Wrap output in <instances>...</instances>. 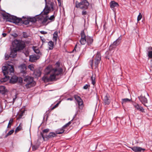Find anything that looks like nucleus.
Listing matches in <instances>:
<instances>
[{
  "label": "nucleus",
  "mask_w": 152,
  "mask_h": 152,
  "mask_svg": "<svg viewBox=\"0 0 152 152\" xmlns=\"http://www.w3.org/2000/svg\"><path fill=\"white\" fill-rule=\"evenodd\" d=\"M48 20H49L51 21H53L55 19V17L54 15L51 16L50 18L48 17Z\"/></svg>",
  "instance_id": "nucleus-43"
},
{
  "label": "nucleus",
  "mask_w": 152,
  "mask_h": 152,
  "mask_svg": "<svg viewBox=\"0 0 152 152\" xmlns=\"http://www.w3.org/2000/svg\"><path fill=\"white\" fill-rule=\"evenodd\" d=\"M34 74L37 77H40L41 75V72L39 70H36L34 71Z\"/></svg>",
  "instance_id": "nucleus-31"
},
{
  "label": "nucleus",
  "mask_w": 152,
  "mask_h": 152,
  "mask_svg": "<svg viewBox=\"0 0 152 152\" xmlns=\"http://www.w3.org/2000/svg\"><path fill=\"white\" fill-rule=\"evenodd\" d=\"M122 103H124L127 102H130L131 100V99H130L128 98H125L122 99Z\"/></svg>",
  "instance_id": "nucleus-36"
},
{
  "label": "nucleus",
  "mask_w": 152,
  "mask_h": 152,
  "mask_svg": "<svg viewBox=\"0 0 152 152\" xmlns=\"http://www.w3.org/2000/svg\"><path fill=\"white\" fill-rule=\"evenodd\" d=\"M106 58L108 59H109V58L108 57V56H106Z\"/></svg>",
  "instance_id": "nucleus-55"
},
{
  "label": "nucleus",
  "mask_w": 152,
  "mask_h": 152,
  "mask_svg": "<svg viewBox=\"0 0 152 152\" xmlns=\"http://www.w3.org/2000/svg\"><path fill=\"white\" fill-rule=\"evenodd\" d=\"M40 33L42 34H46L47 33V32L45 31H40Z\"/></svg>",
  "instance_id": "nucleus-51"
},
{
  "label": "nucleus",
  "mask_w": 152,
  "mask_h": 152,
  "mask_svg": "<svg viewBox=\"0 0 152 152\" xmlns=\"http://www.w3.org/2000/svg\"><path fill=\"white\" fill-rule=\"evenodd\" d=\"M120 42V39H117L115 41L113 45H114V49L116 48V47L119 45Z\"/></svg>",
  "instance_id": "nucleus-23"
},
{
  "label": "nucleus",
  "mask_w": 152,
  "mask_h": 152,
  "mask_svg": "<svg viewBox=\"0 0 152 152\" xmlns=\"http://www.w3.org/2000/svg\"><path fill=\"white\" fill-rule=\"evenodd\" d=\"M54 39V40H55V41L56 42V41H57V39H56H56Z\"/></svg>",
  "instance_id": "nucleus-56"
},
{
  "label": "nucleus",
  "mask_w": 152,
  "mask_h": 152,
  "mask_svg": "<svg viewBox=\"0 0 152 152\" xmlns=\"http://www.w3.org/2000/svg\"><path fill=\"white\" fill-rule=\"evenodd\" d=\"M147 94L148 95V93H147Z\"/></svg>",
  "instance_id": "nucleus-61"
},
{
  "label": "nucleus",
  "mask_w": 152,
  "mask_h": 152,
  "mask_svg": "<svg viewBox=\"0 0 152 152\" xmlns=\"http://www.w3.org/2000/svg\"><path fill=\"white\" fill-rule=\"evenodd\" d=\"M56 134V133H55L53 132H50L48 135H44V134H42V137L44 140H45V138L48 140L56 137L57 136Z\"/></svg>",
  "instance_id": "nucleus-11"
},
{
  "label": "nucleus",
  "mask_w": 152,
  "mask_h": 152,
  "mask_svg": "<svg viewBox=\"0 0 152 152\" xmlns=\"http://www.w3.org/2000/svg\"><path fill=\"white\" fill-rule=\"evenodd\" d=\"M90 87L89 85L86 84L83 87V89H87L88 87Z\"/></svg>",
  "instance_id": "nucleus-47"
},
{
  "label": "nucleus",
  "mask_w": 152,
  "mask_h": 152,
  "mask_svg": "<svg viewBox=\"0 0 152 152\" xmlns=\"http://www.w3.org/2000/svg\"><path fill=\"white\" fill-rule=\"evenodd\" d=\"M28 67V68L31 71H33L34 70V68L33 66V65L32 64L29 65Z\"/></svg>",
  "instance_id": "nucleus-39"
},
{
  "label": "nucleus",
  "mask_w": 152,
  "mask_h": 152,
  "mask_svg": "<svg viewBox=\"0 0 152 152\" xmlns=\"http://www.w3.org/2000/svg\"><path fill=\"white\" fill-rule=\"evenodd\" d=\"M32 149L34 150H35L37 149V148L35 146H33L32 147Z\"/></svg>",
  "instance_id": "nucleus-52"
},
{
  "label": "nucleus",
  "mask_w": 152,
  "mask_h": 152,
  "mask_svg": "<svg viewBox=\"0 0 152 152\" xmlns=\"http://www.w3.org/2000/svg\"><path fill=\"white\" fill-rule=\"evenodd\" d=\"M77 45L76 44V45H75V47L74 49L72 51V52H74L75 51H77L76 49H77ZM79 50H80V49L79 48H78L77 49V51H78Z\"/></svg>",
  "instance_id": "nucleus-45"
},
{
  "label": "nucleus",
  "mask_w": 152,
  "mask_h": 152,
  "mask_svg": "<svg viewBox=\"0 0 152 152\" xmlns=\"http://www.w3.org/2000/svg\"><path fill=\"white\" fill-rule=\"evenodd\" d=\"M25 110H20V112L18 115V118L19 119L21 118L22 116L24 114Z\"/></svg>",
  "instance_id": "nucleus-29"
},
{
  "label": "nucleus",
  "mask_w": 152,
  "mask_h": 152,
  "mask_svg": "<svg viewBox=\"0 0 152 152\" xmlns=\"http://www.w3.org/2000/svg\"><path fill=\"white\" fill-rule=\"evenodd\" d=\"M80 41L82 45H84L86 42L89 44L93 42V39H80Z\"/></svg>",
  "instance_id": "nucleus-13"
},
{
  "label": "nucleus",
  "mask_w": 152,
  "mask_h": 152,
  "mask_svg": "<svg viewBox=\"0 0 152 152\" xmlns=\"http://www.w3.org/2000/svg\"><path fill=\"white\" fill-rule=\"evenodd\" d=\"M108 53V52H106V53Z\"/></svg>",
  "instance_id": "nucleus-62"
},
{
  "label": "nucleus",
  "mask_w": 152,
  "mask_h": 152,
  "mask_svg": "<svg viewBox=\"0 0 152 152\" xmlns=\"http://www.w3.org/2000/svg\"><path fill=\"white\" fill-rule=\"evenodd\" d=\"M87 12L85 10H83L82 11V14L83 15H85L87 14Z\"/></svg>",
  "instance_id": "nucleus-49"
},
{
  "label": "nucleus",
  "mask_w": 152,
  "mask_h": 152,
  "mask_svg": "<svg viewBox=\"0 0 152 152\" xmlns=\"http://www.w3.org/2000/svg\"><path fill=\"white\" fill-rule=\"evenodd\" d=\"M48 45L49 46V49L50 50H52L53 49L54 46V42H53L51 41H50L48 42Z\"/></svg>",
  "instance_id": "nucleus-24"
},
{
  "label": "nucleus",
  "mask_w": 152,
  "mask_h": 152,
  "mask_svg": "<svg viewBox=\"0 0 152 152\" xmlns=\"http://www.w3.org/2000/svg\"><path fill=\"white\" fill-rule=\"evenodd\" d=\"M23 124L20 123L18 126L15 129V132H17L18 131L22 130Z\"/></svg>",
  "instance_id": "nucleus-28"
},
{
  "label": "nucleus",
  "mask_w": 152,
  "mask_h": 152,
  "mask_svg": "<svg viewBox=\"0 0 152 152\" xmlns=\"http://www.w3.org/2000/svg\"><path fill=\"white\" fill-rule=\"evenodd\" d=\"M23 36L24 38H27L29 37L28 35L26 32H23Z\"/></svg>",
  "instance_id": "nucleus-44"
},
{
  "label": "nucleus",
  "mask_w": 152,
  "mask_h": 152,
  "mask_svg": "<svg viewBox=\"0 0 152 152\" xmlns=\"http://www.w3.org/2000/svg\"><path fill=\"white\" fill-rule=\"evenodd\" d=\"M46 5L45 9H44L43 11L39 15H36V16L40 15L39 17H41V15H47L49 13V11L50 10V7H48V6L47 5V3L46 2Z\"/></svg>",
  "instance_id": "nucleus-12"
},
{
  "label": "nucleus",
  "mask_w": 152,
  "mask_h": 152,
  "mask_svg": "<svg viewBox=\"0 0 152 152\" xmlns=\"http://www.w3.org/2000/svg\"><path fill=\"white\" fill-rule=\"evenodd\" d=\"M58 32L57 31H55L53 34V38H57L58 37Z\"/></svg>",
  "instance_id": "nucleus-42"
},
{
  "label": "nucleus",
  "mask_w": 152,
  "mask_h": 152,
  "mask_svg": "<svg viewBox=\"0 0 152 152\" xmlns=\"http://www.w3.org/2000/svg\"><path fill=\"white\" fill-rule=\"evenodd\" d=\"M146 50L148 52V58H152V47L150 46L148 47Z\"/></svg>",
  "instance_id": "nucleus-20"
},
{
  "label": "nucleus",
  "mask_w": 152,
  "mask_h": 152,
  "mask_svg": "<svg viewBox=\"0 0 152 152\" xmlns=\"http://www.w3.org/2000/svg\"><path fill=\"white\" fill-rule=\"evenodd\" d=\"M32 48L34 51V52L37 54H41V53H40L39 50L35 46H33L32 47Z\"/></svg>",
  "instance_id": "nucleus-32"
},
{
  "label": "nucleus",
  "mask_w": 152,
  "mask_h": 152,
  "mask_svg": "<svg viewBox=\"0 0 152 152\" xmlns=\"http://www.w3.org/2000/svg\"><path fill=\"white\" fill-rule=\"evenodd\" d=\"M40 56L38 55H31L29 57V61L34 62L39 59Z\"/></svg>",
  "instance_id": "nucleus-18"
},
{
  "label": "nucleus",
  "mask_w": 152,
  "mask_h": 152,
  "mask_svg": "<svg viewBox=\"0 0 152 152\" xmlns=\"http://www.w3.org/2000/svg\"><path fill=\"white\" fill-rule=\"evenodd\" d=\"M101 60V55L100 52H98L95 58L94 66L96 68L98 67Z\"/></svg>",
  "instance_id": "nucleus-10"
},
{
  "label": "nucleus",
  "mask_w": 152,
  "mask_h": 152,
  "mask_svg": "<svg viewBox=\"0 0 152 152\" xmlns=\"http://www.w3.org/2000/svg\"><path fill=\"white\" fill-rule=\"evenodd\" d=\"M7 91V90L4 86H0V93L4 94Z\"/></svg>",
  "instance_id": "nucleus-21"
},
{
  "label": "nucleus",
  "mask_w": 152,
  "mask_h": 152,
  "mask_svg": "<svg viewBox=\"0 0 152 152\" xmlns=\"http://www.w3.org/2000/svg\"><path fill=\"white\" fill-rule=\"evenodd\" d=\"M138 98L140 101L145 106L147 107L145 104L148 103V100L145 96H143L142 95H141L140 96H138Z\"/></svg>",
  "instance_id": "nucleus-16"
},
{
  "label": "nucleus",
  "mask_w": 152,
  "mask_h": 152,
  "mask_svg": "<svg viewBox=\"0 0 152 152\" xmlns=\"http://www.w3.org/2000/svg\"><path fill=\"white\" fill-rule=\"evenodd\" d=\"M39 20H41L43 19V20L42 21V23H45L47 21V20H48V16H46L44 18H42V17H39Z\"/></svg>",
  "instance_id": "nucleus-30"
},
{
  "label": "nucleus",
  "mask_w": 152,
  "mask_h": 152,
  "mask_svg": "<svg viewBox=\"0 0 152 152\" xmlns=\"http://www.w3.org/2000/svg\"><path fill=\"white\" fill-rule=\"evenodd\" d=\"M50 131V129H44L42 131V132L41 133V136H42V135L44 134V135H45V134L48 133Z\"/></svg>",
  "instance_id": "nucleus-34"
},
{
  "label": "nucleus",
  "mask_w": 152,
  "mask_h": 152,
  "mask_svg": "<svg viewBox=\"0 0 152 152\" xmlns=\"http://www.w3.org/2000/svg\"><path fill=\"white\" fill-rule=\"evenodd\" d=\"M96 75H95L92 74V76L91 77V80L92 83L93 85H94L96 83L95 82Z\"/></svg>",
  "instance_id": "nucleus-27"
},
{
  "label": "nucleus",
  "mask_w": 152,
  "mask_h": 152,
  "mask_svg": "<svg viewBox=\"0 0 152 152\" xmlns=\"http://www.w3.org/2000/svg\"><path fill=\"white\" fill-rule=\"evenodd\" d=\"M68 99H70V100H72V98H68Z\"/></svg>",
  "instance_id": "nucleus-57"
},
{
  "label": "nucleus",
  "mask_w": 152,
  "mask_h": 152,
  "mask_svg": "<svg viewBox=\"0 0 152 152\" xmlns=\"http://www.w3.org/2000/svg\"><path fill=\"white\" fill-rule=\"evenodd\" d=\"M13 121V119L12 118H11L10 120L8 123V125L7 126V128H10L11 124L12 123Z\"/></svg>",
  "instance_id": "nucleus-38"
},
{
  "label": "nucleus",
  "mask_w": 152,
  "mask_h": 152,
  "mask_svg": "<svg viewBox=\"0 0 152 152\" xmlns=\"http://www.w3.org/2000/svg\"><path fill=\"white\" fill-rule=\"evenodd\" d=\"M2 16L3 17V19H6L7 21H10L14 23L16 19V16L11 15L9 14L6 13H1Z\"/></svg>",
  "instance_id": "nucleus-7"
},
{
  "label": "nucleus",
  "mask_w": 152,
  "mask_h": 152,
  "mask_svg": "<svg viewBox=\"0 0 152 152\" xmlns=\"http://www.w3.org/2000/svg\"><path fill=\"white\" fill-rule=\"evenodd\" d=\"M29 22H31L33 23H34L36 22L37 20L35 17H30L28 18Z\"/></svg>",
  "instance_id": "nucleus-33"
},
{
  "label": "nucleus",
  "mask_w": 152,
  "mask_h": 152,
  "mask_svg": "<svg viewBox=\"0 0 152 152\" xmlns=\"http://www.w3.org/2000/svg\"><path fill=\"white\" fill-rule=\"evenodd\" d=\"M64 131V129L62 128H61L59 129L56 130L55 133L56 134H60L63 133Z\"/></svg>",
  "instance_id": "nucleus-25"
},
{
  "label": "nucleus",
  "mask_w": 152,
  "mask_h": 152,
  "mask_svg": "<svg viewBox=\"0 0 152 152\" xmlns=\"http://www.w3.org/2000/svg\"><path fill=\"white\" fill-rule=\"evenodd\" d=\"M90 64L92 67H93V60H90Z\"/></svg>",
  "instance_id": "nucleus-50"
},
{
  "label": "nucleus",
  "mask_w": 152,
  "mask_h": 152,
  "mask_svg": "<svg viewBox=\"0 0 152 152\" xmlns=\"http://www.w3.org/2000/svg\"><path fill=\"white\" fill-rule=\"evenodd\" d=\"M74 98L77 101L80 109L82 110L83 107V100L81 98L77 95H74Z\"/></svg>",
  "instance_id": "nucleus-9"
},
{
  "label": "nucleus",
  "mask_w": 152,
  "mask_h": 152,
  "mask_svg": "<svg viewBox=\"0 0 152 152\" xmlns=\"http://www.w3.org/2000/svg\"><path fill=\"white\" fill-rule=\"evenodd\" d=\"M109 96L107 94H106L105 96H104L103 101L105 104L108 105L110 103V101L109 99Z\"/></svg>",
  "instance_id": "nucleus-19"
},
{
  "label": "nucleus",
  "mask_w": 152,
  "mask_h": 152,
  "mask_svg": "<svg viewBox=\"0 0 152 152\" xmlns=\"http://www.w3.org/2000/svg\"><path fill=\"white\" fill-rule=\"evenodd\" d=\"M14 132V130L12 129L10 130V132H9L6 135V137H7L8 136H9L11 134H12Z\"/></svg>",
  "instance_id": "nucleus-41"
},
{
  "label": "nucleus",
  "mask_w": 152,
  "mask_h": 152,
  "mask_svg": "<svg viewBox=\"0 0 152 152\" xmlns=\"http://www.w3.org/2000/svg\"><path fill=\"white\" fill-rule=\"evenodd\" d=\"M76 114H75L74 116L73 117V119L71 121H69L68 123L67 124L65 125L62 128L64 129H65L66 127H67L68 126H69L72 123V121H73V120L75 118L76 116Z\"/></svg>",
  "instance_id": "nucleus-26"
},
{
  "label": "nucleus",
  "mask_w": 152,
  "mask_h": 152,
  "mask_svg": "<svg viewBox=\"0 0 152 152\" xmlns=\"http://www.w3.org/2000/svg\"><path fill=\"white\" fill-rule=\"evenodd\" d=\"M2 69L4 77L1 79L0 81L1 82L4 83L9 80L11 76H12L11 73H13L14 72V66L13 65L8 64L3 66Z\"/></svg>",
  "instance_id": "nucleus-3"
},
{
  "label": "nucleus",
  "mask_w": 152,
  "mask_h": 152,
  "mask_svg": "<svg viewBox=\"0 0 152 152\" xmlns=\"http://www.w3.org/2000/svg\"><path fill=\"white\" fill-rule=\"evenodd\" d=\"M110 7L111 8H114L115 7H118V4L114 1H111L110 3Z\"/></svg>",
  "instance_id": "nucleus-22"
},
{
  "label": "nucleus",
  "mask_w": 152,
  "mask_h": 152,
  "mask_svg": "<svg viewBox=\"0 0 152 152\" xmlns=\"http://www.w3.org/2000/svg\"><path fill=\"white\" fill-rule=\"evenodd\" d=\"M16 98H13V102H14L15 100V99H16Z\"/></svg>",
  "instance_id": "nucleus-54"
},
{
  "label": "nucleus",
  "mask_w": 152,
  "mask_h": 152,
  "mask_svg": "<svg viewBox=\"0 0 152 152\" xmlns=\"http://www.w3.org/2000/svg\"><path fill=\"white\" fill-rule=\"evenodd\" d=\"M142 15L141 13L140 12L139 15L137 18V20L138 21H140L142 18Z\"/></svg>",
  "instance_id": "nucleus-40"
},
{
  "label": "nucleus",
  "mask_w": 152,
  "mask_h": 152,
  "mask_svg": "<svg viewBox=\"0 0 152 152\" xmlns=\"http://www.w3.org/2000/svg\"><path fill=\"white\" fill-rule=\"evenodd\" d=\"M131 148L135 152H140L142 151H144L145 150V149L138 146H134Z\"/></svg>",
  "instance_id": "nucleus-17"
},
{
  "label": "nucleus",
  "mask_w": 152,
  "mask_h": 152,
  "mask_svg": "<svg viewBox=\"0 0 152 152\" xmlns=\"http://www.w3.org/2000/svg\"><path fill=\"white\" fill-rule=\"evenodd\" d=\"M59 105V103H57L56 105H55L53 107L51 108V110H53L54 109H55Z\"/></svg>",
  "instance_id": "nucleus-48"
},
{
  "label": "nucleus",
  "mask_w": 152,
  "mask_h": 152,
  "mask_svg": "<svg viewBox=\"0 0 152 152\" xmlns=\"http://www.w3.org/2000/svg\"><path fill=\"white\" fill-rule=\"evenodd\" d=\"M80 35L82 38H91L90 37L88 36L87 30L86 29H84L81 31Z\"/></svg>",
  "instance_id": "nucleus-15"
},
{
  "label": "nucleus",
  "mask_w": 152,
  "mask_h": 152,
  "mask_svg": "<svg viewBox=\"0 0 152 152\" xmlns=\"http://www.w3.org/2000/svg\"><path fill=\"white\" fill-rule=\"evenodd\" d=\"M89 5V3L86 0H81L80 2L77 1L75 2L76 7L82 10L87 9Z\"/></svg>",
  "instance_id": "nucleus-5"
},
{
  "label": "nucleus",
  "mask_w": 152,
  "mask_h": 152,
  "mask_svg": "<svg viewBox=\"0 0 152 152\" xmlns=\"http://www.w3.org/2000/svg\"><path fill=\"white\" fill-rule=\"evenodd\" d=\"M114 49V45H113L112 44L110 45L109 48V50H110V53H111L112 52H113V50Z\"/></svg>",
  "instance_id": "nucleus-35"
},
{
  "label": "nucleus",
  "mask_w": 152,
  "mask_h": 152,
  "mask_svg": "<svg viewBox=\"0 0 152 152\" xmlns=\"http://www.w3.org/2000/svg\"><path fill=\"white\" fill-rule=\"evenodd\" d=\"M58 0V3H59V0Z\"/></svg>",
  "instance_id": "nucleus-59"
},
{
  "label": "nucleus",
  "mask_w": 152,
  "mask_h": 152,
  "mask_svg": "<svg viewBox=\"0 0 152 152\" xmlns=\"http://www.w3.org/2000/svg\"><path fill=\"white\" fill-rule=\"evenodd\" d=\"M45 3H46V2H47V0H45Z\"/></svg>",
  "instance_id": "nucleus-58"
},
{
  "label": "nucleus",
  "mask_w": 152,
  "mask_h": 152,
  "mask_svg": "<svg viewBox=\"0 0 152 152\" xmlns=\"http://www.w3.org/2000/svg\"><path fill=\"white\" fill-rule=\"evenodd\" d=\"M26 45L24 41L21 40L15 39L12 42V48H11L10 56L13 58L15 57L18 51L23 50L25 48Z\"/></svg>",
  "instance_id": "nucleus-2"
},
{
  "label": "nucleus",
  "mask_w": 152,
  "mask_h": 152,
  "mask_svg": "<svg viewBox=\"0 0 152 152\" xmlns=\"http://www.w3.org/2000/svg\"><path fill=\"white\" fill-rule=\"evenodd\" d=\"M10 83L12 84H15L17 82L20 83H22L23 82V79L21 77H18L16 75L11 76L10 77Z\"/></svg>",
  "instance_id": "nucleus-8"
},
{
  "label": "nucleus",
  "mask_w": 152,
  "mask_h": 152,
  "mask_svg": "<svg viewBox=\"0 0 152 152\" xmlns=\"http://www.w3.org/2000/svg\"><path fill=\"white\" fill-rule=\"evenodd\" d=\"M63 71L62 66L60 65L59 62H57L56 64L55 67L52 70L49 66L45 69V72L46 74L48 75L50 72H51V74L49 77L43 76L42 78V80L45 82L56 81L62 75Z\"/></svg>",
  "instance_id": "nucleus-1"
},
{
  "label": "nucleus",
  "mask_w": 152,
  "mask_h": 152,
  "mask_svg": "<svg viewBox=\"0 0 152 152\" xmlns=\"http://www.w3.org/2000/svg\"><path fill=\"white\" fill-rule=\"evenodd\" d=\"M133 104L135 110L140 111L142 113H145L144 109L138 104L134 103H133Z\"/></svg>",
  "instance_id": "nucleus-14"
},
{
  "label": "nucleus",
  "mask_w": 152,
  "mask_h": 152,
  "mask_svg": "<svg viewBox=\"0 0 152 152\" xmlns=\"http://www.w3.org/2000/svg\"><path fill=\"white\" fill-rule=\"evenodd\" d=\"M3 37H5L6 36L7 34L5 33H3L2 34Z\"/></svg>",
  "instance_id": "nucleus-53"
},
{
  "label": "nucleus",
  "mask_w": 152,
  "mask_h": 152,
  "mask_svg": "<svg viewBox=\"0 0 152 152\" xmlns=\"http://www.w3.org/2000/svg\"><path fill=\"white\" fill-rule=\"evenodd\" d=\"M24 81L26 83L25 87L27 89L33 87L36 85V83L34 81V78L29 76H27L25 78Z\"/></svg>",
  "instance_id": "nucleus-4"
},
{
  "label": "nucleus",
  "mask_w": 152,
  "mask_h": 152,
  "mask_svg": "<svg viewBox=\"0 0 152 152\" xmlns=\"http://www.w3.org/2000/svg\"><path fill=\"white\" fill-rule=\"evenodd\" d=\"M104 26H105V25H104V26H104Z\"/></svg>",
  "instance_id": "nucleus-60"
},
{
  "label": "nucleus",
  "mask_w": 152,
  "mask_h": 152,
  "mask_svg": "<svg viewBox=\"0 0 152 152\" xmlns=\"http://www.w3.org/2000/svg\"><path fill=\"white\" fill-rule=\"evenodd\" d=\"M48 4H50V6L49 7H50V8H51L52 10H54L53 8V4L54 3L53 2H49Z\"/></svg>",
  "instance_id": "nucleus-37"
},
{
  "label": "nucleus",
  "mask_w": 152,
  "mask_h": 152,
  "mask_svg": "<svg viewBox=\"0 0 152 152\" xmlns=\"http://www.w3.org/2000/svg\"><path fill=\"white\" fill-rule=\"evenodd\" d=\"M22 18H23V20L21 18L16 17V19L14 23L18 25H21L23 24L27 25L29 23V21L28 18H26L24 16H23Z\"/></svg>",
  "instance_id": "nucleus-6"
},
{
  "label": "nucleus",
  "mask_w": 152,
  "mask_h": 152,
  "mask_svg": "<svg viewBox=\"0 0 152 152\" xmlns=\"http://www.w3.org/2000/svg\"><path fill=\"white\" fill-rule=\"evenodd\" d=\"M5 59L6 60H7L8 58H9V57H11L10 56H10H9V55H8L7 53H5ZM11 57H12V56Z\"/></svg>",
  "instance_id": "nucleus-46"
}]
</instances>
